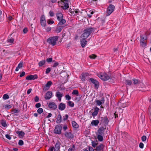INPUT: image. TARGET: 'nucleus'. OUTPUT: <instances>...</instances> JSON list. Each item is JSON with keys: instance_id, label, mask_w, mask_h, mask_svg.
I'll use <instances>...</instances> for the list:
<instances>
[{"instance_id": "3", "label": "nucleus", "mask_w": 151, "mask_h": 151, "mask_svg": "<svg viewBox=\"0 0 151 151\" xmlns=\"http://www.w3.org/2000/svg\"><path fill=\"white\" fill-rule=\"evenodd\" d=\"M58 37L55 36L50 37L47 40V42L52 46H54L56 44Z\"/></svg>"}, {"instance_id": "4", "label": "nucleus", "mask_w": 151, "mask_h": 151, "mask_svg": "<svg viewBox=\"0 0 151 151\" xmlns=\"http://www.w3.org/2000/svg\"><path fill=\"white\" fill-rule=\"evenodd\" d=\"M97 75L101 80L104 81H107L110 78V76L105 73H98Z\"/></svg>"}, {"instance_id": "46", "label": "nucleus", "mask_w": 151, "mask_h": 151, "mask_svg": "<svg viewBox=\"0 0 151 151\" xmlns=\"http://www.w3.org/2000/svg\"><path fill=\"white\" fill-rule=\"evenodd\" d=\"M96 57V56L94 54H92L89 56L90 58L94 59Z\"/></svg>"}, {"instance_id": "26", "label": "nucleus", "mask_w": 151, "mask_h": 151, "mask_svg": "<svg viewBox=\"0 0 151 151\" xmlns=\"http://www.w3.org/2000/svg\"><path fill=\"white\" fill-rule=\"evenodd\" d=\"M103 135H100V134H97V138L99 141L101 142L103 141Z\"/></svg>"}, {"instance_id": "33", "label": "nucleus", "mask_w": 151, "mask_h": 151, "mask_svg": "<svg viewBox=\"0 0 151 151\" xmlns=\"http://www.w3.org/2000/svg\"><path fill=\"white\" fill-rule=\"evenodd\" d=\"M61 7L64 9H67L69 7L68 4L67 3H64V5L61 6Z\"/></svg>"}, {"instance_id": "51", "label": "nucleus", "mask_w": 151, "mask_h": 151, "mask_svg": "<svg viewBox=\"0 0 151 151\" xmlns=\"http://www.w3.org/2000/svg\"><path fill=\"white\" fill-rule=\"evenodd\" d=\"M52 58H47L46 60V61L48 62H51L52 61Z\"/></svg>"}, {"instance_id": "21", "label": "nucleus", "mask_w": 151, "mask_h": 151, "mask_svg": "<svg viewBox=\"0 0 151 151\" xmlns=\"http://www.w3.org/2000/svg\"><path fill=\"white\" fill-rule=\"evenodd\" d=\"M99 121L98 120H93L91 122V124L93 126H97L99 123Z\"/></svg>"}, {"instance_id": "7", "label": "nucleus", "mask_w": 151, "mask_h": 151, "mask_svg": "<svg viewBox=\"0 0 151 151\" xmlns=\"http://www.w3.org/2000/svg\"><path fill=\"white\" fill-rule=\"evenodd\" d=\"M62 129V127L61 125L58 124L57 125L55 126L54 130V133L58 134H60L61 133Z\"/></svg>"}, {"instance_id": "49", "label": "nucleus", "mask_w": 151, "mask_h": 151, "mask_svg": "<svg viewBox=\"0 0 151 151\" xmlns=\"http://www.w3.org/2000/svg\"><path fill=\"white\" fill-rule=\"evenodd\" d=\"M146 137L145 136H143L141 137L142 141L143 142L145 141L146 139Z\"/></svg>"}, {"instance_id": "25", "label": "nucleus", "mask_w": 151, "mask_h": 151, "mask_svg": "<svg viewBox=\"0 0 151 151\" xmlns=\"http://www.w3.org/2000/svg\"><path fill=\"white\" fill-rule=\"evenodd\" d=\"M63 26H57L55 30L56 32L57 33L60 32L63 29Z\"/></svg>"}, {"instance_id": "41", "label": "nucleus", "mask_w": 151, "mask_h": 151, "mask_svg": "<svg viewBox=\"0 0 151 151\" xmlns=\"http://www.w3.org/2000/svg\"><path fill=\"white\" fill-rule=\"evenodd\" d=\"M43 111V109L42 108H39L37 110V112L39 114H41Z\"/></svg>"}, {"instance_id": "16", "label": "nucleus", "mask_w": 151, "mask_h": 151, "mask_svg": "<svg viewBox=\"0 0 151 151\" xmlns=\"http://www.w3.org/2000/svg\"><path fill=\"white\" fill-rule=\"evenodd\" d=\"M37 78V76L36 75L27 76L26 78V79L28 80H34Z\"/></svg>"}, {"instance_id": "38", "label": "nucleus", "mask_w": 151, "mask_h": 151, "mask_svg": "<svg viewBox=\"0 0 151 151\" xmlns=\"http://www.w3.org/2000/svg\"><path fill=\"white\" fill-rule=\"evenodd\" d=\"M1 125L4 127H6L7 126L5 121L4 120H2L1 122Z\"/></svg>"}, {"instance_id": "62", "label": "nucleus", "mask_w": 151, "mask_h": 151, "mask_svg": "<svg viewBox=\"0 0 151 151\" xmlns=\"http://www.w3.org/2000/svg\"><path fill=\"white\" fill-rule=\"evenodd\" d=\"M49 14L50 16L51 17L53 16L54 15V13L52 11H50L49 12Z\"/></svg>"}, {"instance_id": "60", "label": "nucleus", "mask_w": 151, "mask_h": 151, "mask_svg": "<svg viewBox=\"0 0 151 151\" xmlns=\"http://www.w3.org/2000/svg\"><path fill=\"white\" fill-rule=\"evenodd\" d=\"M54 148L53 146L50 147H49V150L50 151H53L54 150Z\"/></svg>"}, {"instance_id": "24", "label": "nucleus", "mask_w": 151, "mask_h": 151, "mask_svg": "<svg viewBox=\"0 0 151 151\" xmlns=\"http://www.w3.org/2000/svg\"><path fill=\"white\" fill-rule=\"evenodd\" d=\"M62 116L60 114H58L57 116L56 122L58 124H60L62 122Z\"/></svg>"}, {"instance_id": "22", "label": "nucleus", "mask_w": 151, "mask_h": 151, "mask_svg": "<svg viewBox=\"0 0 151 151\" xmlns=\"http://www.w3.org/2000/svg\"><path fill=\"white\" fill-rule=\"evenodd\" d=\"M99 110V109L97 107H96L94 108V112L92 114V115L93 116H96L98 113Z\"/></svg>"}, {"instance_id": "42", "label": "nucleus", "mask_w": 151, "mask_h": 151, "mask_svg": "<svg viewBox=\"0 0 151 151\" xmlns=\"http://www.w3.org/2000/svg\"><path fill=\"white\" fill-rule=\"evenodd\" d=\"M97 145V143L95 141H92V146L94 147H95Z\"/></svg>"}, {"instance_id": "6", "label": "nucleus", "mask_w": 151, "mask_h": 151, "mask_svg": "<svg viewBox=\"0 0 151 151\" xmlns=\"http://www.w3.org/2000/svg\"><path fill=\"white\" fill-rule=\"evenodd\" d=\"M115 6L112 4H110L107 9L106 14V16L110 15L114 11Z\"/></svg>"}, {"instance_id": "37", "label": "nucleus", "mask_w": 151, "mask_h": 151, "mask_svg": "<svg viewBox=\"0 0 151 151\" xmlns=\"http://www.w3.org/2000/svg\"><path fill=\"white\" fill-rule=\"evenodd\" d=\"M86 74L85 73H83L81 74V79L82 81H84L85 80V77H86Z\"/></svg>"}, {"instance_id": "8", "label": "nucleus", "mask_w": 151, "mask_h": 151, "mask_svg": "<svg viewBox=\"0 0 151 151\" xmlns=\"http://www.w3.org/2000/svg\"><path fill=\"white\" fill-rule=\"evenodd\" d=\"M65 137L69 139H73L74 138V135L72 133L71 131L69 132L66 131L64 133Z\"/></svg>"}, {"instance_id": "40", "label": "nucleus", "mask_w": 151, "mask_h": 151, "mask_svg": "<svg viewBox=\"0 0 151 151\" xmlns=\"http://www.w3.org/2000/svg\"><path fill=\"white\" fill-rule=\"evenodd\" d=\"M14 41V39L13 38H11L7 40V41L8 42L11 43H13Z\"/></svg>"}, {"instance_id": "53", "label": "nucleus", "mask_w": 151, "mask_h": 151, "mask_svg": "<svg viewBox=\"0 0 151 151\" xmlns=\"http://www.w3.org/2000/svg\"><path fill=\"white\" fill-rule=\"evenodd\" d=\"M35 101V102H38L39 100V98L37 96H36L34 98Z\"/></svg>"}, {"instance_id": "1", "label": "nucleus", "mask_w": 151, "mask_h": 151, "mask_svg": "<svg viewBox=\"0 0 151 151\" xmlns=\"http://www.w3.org/2000/svg\"><path fill=\"white\" fill-rule=\"evenodd\" d=\"M94 31L93 28L88 27L84 30V32L81 35L80 38L86 39Z\"/></svg>"}, {"instance_id": "11", "label": "nucleus", "mask_w": 151, "mask_h": 151, "mask_svg": "<svg viewBox=\"0 0 151 151\" xmlns=\"http://www.w3.org/2000/svg\"><path fill=\"white\" fill-rule=\"evenodd\" d=\"M41 25L43 27H45L46 25V21L45 16L44 15H42L40 18Z\"/></svg>"}, {"instance_id": "43", "label": "nucleus", "mask_w": 151, "mask_h": 151, "mask_svg": "<svg viewBox=\"0 0 151 151\" xmlns=\"http://www.w3.org/2000/svg\"><path fill=\"white\" fill-rule=\"evenodd\" d=\"M65 98L66 99L68 100H70L71 99L70 96L68 94H66L65 96Z\"/></svg>"}, {"instance_id": "5", "label": "nucleus", "mask_w": 151, "mask_h": 151, "mask_svg": "<svg viewBox=\"0 0 151 151\" xmlns=\"http://www.w3.org/2000/svg\"><path fill=\"white\" fill-rule=\"evenodd\" d=\"M100 125L101 124L102 126H106L108 124L109 120L106 117H101L100 118Z\"/></svg>"}, {"instance_id": "27", "label": "nucleus", "mask_w": 151, "mask_h": 151, "mask_svg": "<svg viewBox=\"0 0 151 151\" xmlns=\"http://www.w3.org/2000/svg\"><path fill=\"white\" fill-rule=\"evenodd\" d=\"M12 111L13 112L12 114H13L16 116H18V113L19 112V111L18 109H15L12 110Z\"/></svg>"}, {"instance_id": "31", "label": "nucleus", "mask_w": 151, "mask_h": 151, "mask_svg": "<svg viewBox=\"0 0 151 151\" xmlns=\"http://www.w3.org/2000/svg\"><path fill=\"white\" fill-rule=\"evenodd\" d=\"M52 83L51 81H48L46 84L45 86H46L47 88V90H48L51 85L52 84Z\"/></svg>"}, {"instance_id": "36", "label": "nucleus", "mask_w": 151, "mask_h": 151, "mask_svg": "<svg viewBox=\"0 0 151 151\" xmlns=\"http://www.w3.org/2000/svg\"><path fill=\"white\" fill-rule=\"evenodd\" d=\"M125 82L126 84L129 86L131 85L132 84L131 81L130 80H126Z\"/></svg>"}, {"instance_id": "39", "label": "nucleus", "mask_w": 151, "mask_h": 151, "mask_svg": "<svg viewBox=\"0 0 151 151\" xmlns=\"http://www.w3.org/2000/svg\"><path fill=\"white\" fill-rule=\"evenodd\" d=\"M9 98V97L8 95L6 94H4L3 96V98L4 100L8 99Z\"/></svg>"}, {"instance_id": "30", "label": "nucleus", "mask_w": 151, "mask_h": 151, "mask_svg": "<svg viewBox=\"0 0 151 151\" xmlns=\"http://www.w3.org/2000/svg\"><path fill=\"white\" fill-rule=\"evenodd\" d=\"M72 126L75 128H77L78 127V125L74 121H73L72 122Z\"/></svg>"}, {"instance_id": "28", "label": "nucleus", "mask_w": 151, "mask_h": 151, "mask_svg": "<svg viewBox=\"0 0 151 151\" xmlns=\"http://www.w3.org/2000/svg\"><path fill=\"white\" fill-rule=\"evenodd\" d=\"M45 60H42L40 61L38 63V65L39 66L41 67L44 65L45 63Z\"/></svg>"}, {"instance_id": "32", "label": "nucleus", "mask_w": 151, "mask_h": 151, "mask_svg": "<svg viewBox=\"0 0 151 151\" xmlns=\"http://www.w3.org/2000/svg\"><path fill=\"white\" fill-rule=\"evenodd\" d=\"M147 44L145 40L141 41L140 42V45L142 47H144L146 46Z\"/></svg>"}, {"instance_id": "55", "label": "nucleus", "mask_w": 151, "mask_h": 151, "mask_svg": "<svg viewBox=\"0 0 151 151\" xmlns=\"http://www.w3.org/2000/svg\"><path fill=\"white\" fill-rule=\"evenodd\" d=\"M41 104L40 103H38L35 104V106L37 108H38L41 106Z\"/></svg>"}, {"instance_id": "64", "label": "nucleus", "mask_w": 151, "mask_h": 151, "mask_svg": "<svg viewBox=\"0 0 151 151\" xmlns=\"http://www.w3.org/2000/svg\"><path fill=\"white\" fill-rule=\"evenodd\" d=\"M89 151H94V149H93V148L91 147H89Z\"/></svg>"}, {"instance_id": "13", "label": "nucleus", "mask_w": 151, "mask_h": 151, "mask_svg": "<svg viewBox=\"0 0 151 151\" xmlns=\"http://www.w3.org/2000/svg\"><path fill=\"white\" fill-rule=\"evenodd\" d=\"M86 39L80 38V42L81 45L82 47L83 48L87 43V41Z\"/></svg>"}, {"instance_id": "14", "label": "nucleus", "mask_w": 151, "mask_h": 151, "mask_svg": "<svg viewBox=\"0 0 151 151\" xmlns=\"http://www.w3.org/2000/svg\"><path fill=\"white\" fill-rule=\"evenodd\" d=\"M52 95V92L51 91H48L46 93L45 98L46 99H49L51 97Z\"/></svg>"}, {"instance_id": "57", "label": "nucleus", "mask_w": 151, "mask_h": 151, "mask_svg": "<svg viewBox=\"0 0 151 151\" xmlns=\"http://www.w3.org/2000/svg\"><path fill=\"white\" fill-rule=\"evenodd\" d=\"M59 65V63L58 62H55L54 63L52 67H56V66H58V65Z\"/></svg>"}, {"instance_id": "17", "label": "nucleus", "mask_w": 151, "mask_h": 151, "mask_svg": "<svg viewBox=\"0 0 151 151\" xmlns=\"http://www.w3.org/2000/svg\"><path fill=\"white\" fill-rule=\"evenodd\" d=\"M56 97L58 98V100L60 101H61V98L63 96V93L60 91H57L56 92Z\"/></svg>"}, {"instance_id": "9", "label": "nucleus", "mask_w": 151, "mask_h": 151, "mask_svg": "<svg viewBox=\"0 0 151 151\" xmlns=\"http://www.w3.org/2000/svg\"><path fill=\"white\" fill-rule=\"evenodd\" d=\"M89 81L94 84V86L96 88H98L99 87V83L96 80L92 78H90L89 79Z\"/></svg>"}, {"instance_id": "50", "label": "nucleus", "mask_w": 151, "mask_h": 151, "mask_svg": "<svg viewBox=\"0 0 151 151\" xmlns=\"http://www.w3.org/2000/svg\"><path fill=\"white\" fill-rule=\"evenodd\" d=\"M22 66H23V63L20 62L18 64L17 66L18 67V68H20L22 67Z\"/></svg>"}, {"instance_id": "29", "label": "nucleus", "mask_w": 151, "mask_h": 151, "mask_svg": "<svg viewBox=\"0 0 151 151\" xmlns=\"http://www.w3.org/2000/svg\"><path fill=\"white\" fill-rule=\"evenodd\" d=\"M132 81L133 82V83L135 85H137L139 84L140 83L138 79L134 78L132 79Z\"/></svg>"}, {"instance_id": "61", "label": "nucleus", "mask_w": 151, "mask_h": 151, "mask_svg": "<svg viewBox=\"0 0 151 151\" xmlns=\"http://www.w3.org/2000/svg\"><path fill=\"white\" fill-rule=\"evenodd\" d=\"M52 116V114L49 113L48 114V115L46 117V118H48L51 117Z\"/></svg>"}, {"instance_id": "63", "label": "nucleus", "mask_w": 151, "mask_h": 151, "mask_svg": "<svg viewBox=\"0 0 151 151\" xmlns=\"http://www.w3.org/2000/svg\"><path fill=\"white\" fill-rule=\"evenodd\" d=\"M32 89L31 88L29 89L28 90L27 92V94H29L31 92Z\"/></svg>"}, {"instance_id": "44", "label": "nucleus", "mask_w": 151, "mask_h": 151, "mask_svg": "<svg viewBox=\"0 0 151 151\" xmlns=\"http://www.w3.org/2000/svg\"><path fill=\"white\" fill-rule=\"evenodd\" d=\"M68 118V114H65V116H63V120L65 121Z\"/></svg>"}, {"instance_id": "58", "label": "nucleus", "mask_w": 151, "mask_h": 151, "mask_svg": "<svg viewBox=\"0 0 151 151\" xmlns=\"http://www.w3.org/2000/svg\"><path fill=\"white\" fill-rule=\"evenodd\" d=\"M140 40L142 41V40H146V39L142 35H141L140 36Z\"/></svg>"}, {"instance_id": "12", "label": "nucleus", "mask_w": 151, "mask_h": 151, "mask_svg": "<svg viewBox=\"0 0 151 151\" xmlns=\"http://www.w3.org/2000/svg\"><path fill=\"white\" fill-rule=\"evenodd\" d=\"M48 107L51 109L54 110L56 109L57 106L54 102H52L49 103Z\"/></svg>"}, {"instance_id": "56", "label": "nucleus", "mask_w": 151, "mask_h": 151, "mask_svg": "<svg viewBox=\"0 0 151 151\" xmlns=\"http://www.w3.org/2000/svg\"><path fill=\"white\" fill-rule=\"evenodd\" d=\"M5 137L6 138L9 140H10L11 139V137L8 134H6L5 135Z\"/></svg>"}, {"instance_id": "48", "label": "nucleus", "mask_w": 151, "mask_h": 151, "mask_svg": "<svg viewBox=\"0 0 151 151\" xmlns=\"http://www.w3.org/2000/svg\"><path fill=\"white\" fill-rule=\"evenodd\" d=\"M50 70H51V69L50 68H47L46 69V70L45 71V73L46 74L48 73H49V72H50Z\"/></svg>"}, {"instance_id": "54", "label": "nucleus", "mask_w": 151, "mask_h": 151, "mask_svg": "<svg viewBox=\"0 0 151 151\" xmlns=\"http://www.w3.org/2000/svg\"><path fill=\"white\" fill-rule=\"evenodd\" d=\"M144 144L140 142L139 144V147L141 148H143L144 147Z\"/></svg>"}, {"instance_id": "34", "label": "nucleus", "mask_w": 151, "mask_h": 151, "mask_svg": "<svg viewBox=\"0 0 151 151\" xmlns=\"http://www.w3.org/2000/svg\"><path fill=\"white\" fill-rule=\"evenodd\" d=\"M67 103L68 106L71 107H73L74 106V104L72 101H69Z\"/></svg>"}, {"instance_id": "52", "label": "nucleus", "mask_w": 151, "mask_h": 151, "mask_svg": "<svg viewBox=\"0 0 151 151\" xmlns=\"http://www.w3.org/2000/svg\"><path fill=\"white\" fill-rule=\"evenodd\" d=\"M7 109H10L12 107V106L9 104L6 105L4 106Z\"/></svg>"}, {"instance_id": "59", "label": "nucleus", "mask_w": 151, "mask_h": 151, "mask_svg": "<svg viewBox=\"0 0 151 151\" xmlns=\"http://www.w3.org/2000/svg\"><path fill=\"white\" fill-rule=\"evenodd\" d=\"M27 31L28 30L26 28H24L23 29V32L24 34L26 33Z\"/></svg>"}, {"instance_id": "20", "label": "nucleus", "mask_w": 151, "mask_h": 151, "mask_svg": "<svg viewBox=\"0 0 151 151\" xmlns=\"http://www.w3.org/2000/svg\"><path fill=\"white\" fill-rule=\"evenodd\" d=\"M65 108V104L63 103H60L58 106L59 109L61 110H63Z\"/></svg>"}, {"instance_id": "47", "label": "nucleus", "mask_w": 151, "mask_h": 151, "mask_svg": "<svg viewBox=\"0 0 151 151\" xmlns=\"http://www.w3.org/2000/svg\"><path fill=\"white\" fill-rule=\"evenodd\" d=\"M18 144L20 146L23 145L24 144V142L22 140H19L18 142Z\"/></svg>"}, {"instance_id": "23", "label": "nucleus", "mask_w": 151, "mask_h": 151, "mask_svg": "<svg viewBox=\"0 0 151 151\" xmlns=\"http://www.w3.org/2000/svg\"><path fill=\"white\" fill-rule=\"evenodd\" d=\"M16 133L17 134L20 138H21L24 136V133L22 131H17L16 132Z\"/></svg>"}, {"instance_id": "2", "label": "nucleus", "mask_w": 151, "mask_h": 151, "mask_svg": "<svg viewBox=\"0 0 151 151\" xmlns=\"http://www.w3.org/2000/svg\"><path fill=\"white\" fill-rule=\"evenodd\" d=\"M57 19L59 21L58 25H62L65 23V20L63 19V14L61 13H58L56 14Z\"/></svg>"}, {"instance_id": "10", "label": "nucleus", "mask_w": 151, "mask_h": 151, "mask_svg": "<svg viewBox=\"0 0 151 151\" xmlns=\"http://www.w3.org/2000/svg\"><path fill=\"white\" fill-rule=\"evenodd\" d=\"M106 126H102L100 128H99L97 131V134L100 135L104 134V132L106 129Z\"/></svg>"}, {"instance_id": "15", "label": "nucleus", "mask_w": 151, "mask_h": 151, "mask_svg": "<svg viewBox=\"0 0 151 151\" xmlns=\"http://www.w3.org/2000/svg\"><path fill=\"white\" fill-rule=\"evenodd\" d=\"M95 101L97 105L100 106L104 103V97H102L100 100H96Z\"/></svg>"}, {"instance_id": "18", "label": "nucleus", "mask_w": 151, "mask_h": 151, "mask_svg": "<svg viewBox=\"0 0 151 151\" xmlns=\"http://www.w3.org/2000/svg\"><path fill=\"white\" fill-rule=\"evenodd\" d=\"M60 143L59 142H57L55 145L54 151H59L60 147Z\"/></svg>"}, {"instance_id": "45", "label": "nucleus", "mask_w": 151, "mask_h": 151, "mask_svg": "<svg viewBox=\"0 0 151 151\" xmlns=\"http://www.w3.org/2000/svg\"><path fill=\"white\" fill-rule=\"evenodd\" d=\"M54 21L51 19H49L47 21V23L48 24H52L54 23Z\"/></svg>"}, {"instance_id": "35", "label": "nucleus", "mask_w": 151, "mask_h": 151, "mask_svg": "<svg viewBox=\"0 0 151 151\" xmlns=\"http://www.w3.org/2000/svg\"><path fill=\"white\" fill-rule=\"evenodd\" d=\"M72 93L73 95H76L77 96H78V92L77 90H74L73 91Z\"/></svg>"}, {"instance_id": "19", "label": "nucleus", "mask_w": 151, "mask_h": 151, "mask_svg": "<svg viewBox=\"0 0 151 151\" xmlns=\"http://www.w3.org/2000/svg\"><path fill=\"white\" fill-rule=\"evenodd\" d=\"M104 147L103 145L101 144L96 147L95 150L96 151H103Z\"/></svg>"}]
</instances>
